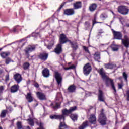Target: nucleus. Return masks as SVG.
<instances>
[{"mask_svg":"<svg viewBox=\"0 0 129 129\" xmlns=\"http://www.w3.org/2000/svg\"><path fill=\"white\" fill-rule=\"evenodd\" d=\"M113 31V34L114 38L117 40H121L122 43L124 45V47L126 48H128L129 47V38L127 36L125 35L124 39H122V34L120 32H117L114 31L113 29H112Z\"/></svg>","mask_w":129,"mask_h":129,"instance_id":"1","label":"nucleus"},{"mask_svg":"<svg viewBox=\"0 0 129 129\" xmlns=\"http://www.w3.org/2000/svg\"><path fill=\"white\" fill-rule=\"evenodd\" d=\"M98 73L101 75L102 78L105 80L107 83L108 82H110L112 88L114 90L115 92H116V89H115V86H114V83H113V80H111V79H109L105 74V71H104V69L103 68H101L100 70H98Z\"/></svg>","mask_w":129,"mask_h":129,"instance_id":"2","label":"nucleus"},{"mask_svg":"<svg viewBox=\"0 0 129 129\" xmlns=\"http://www.w3.org/2000/svg\"><path fill=\"white\" fill-rule=\"evenodd\" d=\"M107 120L106 116H105V114L103 113V109H102L99 116L98 121L101 125H105Z\"/></svg>","mask_w":129,"mask_h":129,"instance_id":"3","label":"nucleus"},{"mask_svg":"<svg viewBox=\"0 0 129 129\" xmlns=\"http://www.w3.org/2000/svg\"><path fill=\"white\" fill-rule=\"evenodd\" d=\"M117 11L121 15H127L129 12V9L127 6L121 5L118 6Z\"/></svg>","mask_w":129,"mask_h":129,"instance_id":"4","label":"nucleus"},{"mask_svg":"<svg viewBox=\"0 0 129 129\" xmlns=\"http://www.w3.org/2000/svg\"><path fill=\"white\" fill-rule=\"evenodd\" d=\"M54 77L56 80L58 86L59 87H61L63 81V78L62 77V76H61V74L58 72H55L54 73Z\"/></svg>","mask_w":129,"mask_h":129,"instance_id":"5","label":"nucleus"},{"mask_svg":"<svg viewBox=\"0 0 129 129\" xmlns=\"http://www.w3.org/2000/svg\"><path fill=\"white\" fill-rule=\"evenodd\" d=\"M77 107L76 106L72 107H71L69 110H67V109H64L62 110V115L63 117H65V115L68 116V114H70L73 112V111H75Z\"/></svg>","mask_w":129,"mask_h":129,"instance_id":"6","label":"nucleus"},{"mask_svg":"<svg viewBox=\"0 0 129 129\" xmlns=\"http://www.w3.org/2000/svg\"><path fill=\"white\" fill-rule=\"evenodd\" d=\"M91 66H90L89 63H88L84 66L83 73L85 75H88V74H89L91 72Z\"/></svg>","mask_w":129,"mask_h":129,"instance_id":"7","label":"nucleus"},{"mask_svg":"<svg viewBox=\"0 0 129 129\" xmlns=\"http://www.w3.org/2000/svg\"><path fill=\"white\" fill-rule=\"evenodd\" d=\"M51 119H59L60 122H65V117L61 115H51L50 116Z\"/></svg>","mask_w":129,"mask_h":129,"instance_id":"8","label":"nucleus"},{"mask_svg":"<svg viewBox=\"0 0 129 129\" xmlns=\"http://www.w3.org/2000/svg\"><path fill=\"white\" fill-rule=\"evenodd\" d=\"M35 49L36 47H35V46L30 45L28 47H26V49L24 50L26 56L29 57L30 56L29 53H30V52H33L34 50H35Z\"/></svg>","mask_w":129,"mask_h":129,"instance_id":"9","label":"nucleus"},{"mask_svg":"<svg viewBox=\"0 0 129 129\" xmlns=\"http://www.w3.org/2000/svg\"><path fill=\"white\" fill-rule=\"evenodd\" d=\"M25 97L29 103L34 101V97H33V94L31 92L27 93V94L25 95Z\"/></svg>","mask_w":129,"mask_h":129,"instance_id":"10","label":"nucleus"},{"mask_svg":"<svg viewBox=\"0 0 129 129\" xmlns=\"http://www.w3.org/2000/svg\"><path fill=\"white\" fill-rule=\"evenodd\" d=\"M14 79L16 81L17 83H21L22 81L23 80V78L22 77V75L19 73L16 74L14 76Z\"/></svg>","mask_w":129,"mask_h":129,"instance_id":"11","label":"nucleus"},{"mask_svg":"<svg viewBox=\"0 0 129 129\" xmlns=\"http://www.w3.org/2000/svg\"><path fill=\"white\" fill-rule=\"evenodd\" d=\"M60 45L65 44V43H67V42H69V40L66 37V36L64 34H61L60 36V39H59Z\"/></svg>","mask_w":129,"mask_h":129,"instance_id":"12","label":"nucleus"},{"mask_svg":"<svg viewBox=\"0 0 129 129\" xmlns=\"http://www.w3.org/2000/svg\"><path fill=\"white\" fill-rule=\"evenodd\" d=\"M64 14L66 16H72L75 14V11H74V9H66L64 11Z\"/></svg>","mask_w":129,"mask_h":129,"instance_id":"13","label":"nucleus"},{"mask_svg":"<svg viewBox=\"0 0 129 129\" xmlns=\"http://www.w3.org/2000/svg\"><path fill=\"white\" fill-rule=\"evenodd\" d=\"M36 95H37L38 98H39V99H40V100H46L47 99L45 94H44L41 92H37Z\"/></svg>","mask_w":129,"mask_h":129,"instance_id":"14","label":"nucleus"},{"mask_svg":"<svg viewBox=\"0 0 129 129\" xmlns=\"http://www.w3.org/2000/svg\"><path fill=\"white\" fill-rule=\"evenodd\" d=\"M67 90L69 93H73L76 91V86L74 84L71 85L68 87Z\"/></svg>","mask_w":129,"mask_h":129,"instance_id":"15","label":"nucleus"},{"mask_svg":"<svg viewBox=\"0 0 129 129\" xmlns=\"http://www.w3.org/2000/svg\"><path fill=\"white\" fill-rule=\"evenodd\" d=\"M48 56H49V54H48V53L43 52L38 55V58H39V59H40L42 61H46V60L48 59Z\"/></svg>","mask_w":129,"mask_h":129,"instance_id":"16","label":"nucleus"},{"mask_svg":"<svg viewBox=\"0 0 129 129\" xmlns=\"http://www.w3.org/2000/svg\"><path fill=\"white\" fill-rule=\"evenodd\" d=\"M104 67L105 69H115L116 68V64L112 62L105 64Z\"/></svg>","mask_w":129,"mask_h":129,"instance_id":"17","label":"nucleus"},{"mask_svg":"<svg viewBox=\"0 0 129 129\" xmlns=\"http://www.w3.org/2000/svg\"><path fill=\"white\" fill-rule=\"evenodd\" d=\"M94 56V59L95 61H97V62H100V52L97 51L95 52V53L93 55Z\"/></svg>","mask_w":129,"mask_h":129,"instance_id":"18","label":"nucleus"},{"mask_svg":"<svg viewBox=\"0 0 129 129\" xmlns=\"http://www.w3.org/2000/svg\"><path fill=\"white\" fill-rule=\"evenodd\" d=\"M69 43L71 45L73 50H77L78 49V44L77 43L71 41V40L69 41Z\"/></svg>","mask_w":129,"mask_h":129,"instance_id":"19","label":"nucleus"},{"mask_svg":"<svg viewBox=\"0 0 129 129\" xmlns=\"http://www.w3.org/2000/svg\"><path fill=\"white\" fill-rule=\"evenodd\" d=\"M55 52L56 54H60L62 52V45L58 44L55 49Z\"/></svg>","mask_w":129,"mask_h":129,"instance_id":"20","label":"nucleus"},{"mask_svg":"<svg viewBox=\"0 0 129 129\" xmlns=\"http://www.w3.org/2000/svg\"><path fill=\"white\" fill-rule=\"evenodd\" d=\"M19 90V85H14L11 87V92L12 93H15Z\"/></svg>","mask_w":129,"mask_h":129,"instance_id":"21","label":"nucleus"},{"mask_svg":"<svg viewBox=\"0 0 129 129\" xmlns=\"http://www.w3.org/2000/svg\"><path fill=\"white\" fill-rule=\"evenodd\" d=\"M42 75L44 77L48 78L50 76V72L48 69H45L42 71Z\"/></svg>","mask_w":129,"mask_h":129,"instance_id":"22","label":"nucleus"},{"mask_svg":"<svg viewBox=\"0 0 129 129\" xmlns=\"http://www.w3.org/2000/svg\"><path fill=\"white\" fill-rule=\"evenodd\" d=\"M89 121L91 122V123H95V121H96V117H95V115L91 114L89 119Z\"/></svg>","mask_w":129,"mask_h":129,"instance_id":"23","label":"nucleus"},{"mask_svg":"<svg viewBox=\"0 0 129 129\" xmlns=\"http://www.w3.org/2000/svg\"><path fill=\"white\" fill-rule=\"evenodd\" d=\"M98 100L100 101H104V99L103 98V93L100 90H99Z\"/></svg>","mask_w":129,"mask_h":129,"instance_id":"24","label":"nucleus"},{"mask_svg":"<svg viewBox=\"0 0 129 129\" xmlns=\"http://www.w3.org/2000/svg\"><path fill=\"white\" fill-rule=\"evenodd\" d=\"M73 6H74V9H75V10L80 9V8H81V2H76V3L74 4Z\"/></svg>","mask_w":129,"mask_h":129,"instance_id":"25","label":"nucleus"},{"mask_svg":"<svg viewBox=\"0 0 129 129\" xmlns=\"http://www.w3.org/2000/svg\"><path fill=\"white\" fill-rule=\"evenodd\" d=\"M11 53L10 52H1V56L3 59H6L7 57H9L10 56Z\"/></svg>","mask_w":129,"mask_h":129,"instance_id":"26","label":"nucleus"},{"mask_svg":"<svg viewBox=\"0 0 129 129\" xmlns=\"http://www.w3.org/2000/svg\"><path fill=\"white\" fill-rule=\"evenodd\" d=\"M111 48L112 51H113V52H115L118 50V45L116 44H112L111 45Z\"/></svg>","mask_w":129,"mask_h":129,"instance_id":"27","label":"nucleus"},{"mask_svg":"<svg viewBox=\"0 0 129 129\" xmlns=\"http://www.w3.org/2000/svg\"><path fill=\"white\" fill-rule=\"evenodd\" d=\"M97 7V6H96V4H92V5H91L89 7V10H90V11H91V12H93V11H95Z\"/></svg>","mask_w":129,"mask_h":129,"instance_id":"28","label":"nucleus"},{"mask_svg":"<svg viewBox=\"0 0 129 129\" xmlns=\"http://www.w3.org/2000/svg\"><path fill=\"white\" fill-rule=\"evenodd\" d=\"M70 117L71 119L73 120V121H75L76 120H77L78 116L76 114H73L71 115Z\"/></svg>","mask_w":129,"mask_h":129,"instance_id":"29","label":"nucleus"},{"mask_svg":"<svg viewBox=\"0 0 129 129\" xmlns=\"http://www.w3.org/2000/svg\"><path fill=\"white\" fill-rule=\"evenodd\" d=\"M88 123V121H86L85 122H83V123L82 124V125H81L80 127H79V129H84L85 128V127H86L87 126V124Z\"/></svg>","mask_w":129,"mask_h":129,"instance_id":"30","label":"nucleus"},{"mask_svg":"<svg viewBox=\"0 0 129 129\" xmlns=\"http://www.w3.org/2000/svg\"><path fill=\"white\" fill-rule=\"evenodd\" d=\"M29 67H30V63H29V62H25L24 63L23 69H24V70L29 69Z\"/></svg>","mask_w":129,"mask_h":129,"instance_id":"31","label":"nucleus"},{"mask_svg":"<svg viewBox=\"0 0 129 129\" xmlns=\"http://www.w3.org/2000/svg\"><path fill=\"white\" fill-rule=\"evenodd\" d=\"M7 112H8V110H3L1 115V117H6V114H7Z\"/></svg>","mask_w":129,"mask_h":129,"instance_id":"32","label":"nucleus"},{"mask_svg":"<svg viewBox=\"0 0 129 129\" xmlns=\"http://www.w3.org/2000/svg\"><path fill=\"white\" fill-rule=\"evenodd\" d=\"M11 62H14V61L12 60V59L9 57L6 58L5 60V63L7 65H9V64H10Z\"/></svg>","mask_w":129,"mask_h":129,"instance_id":"33","label":"nucleus"},{"mask_svg":"<svg viewBox=\"0 0 129 129\" xmlns=\"http://www.w3.org/2000/svg\"><path fill=\"white\" fill-rule=\"evenodd\" d=\"M102 22H96V17H95L94 20H93V27L95 24H102Z\"/></svg>","mask_w":129,"mask_h":129,"instance_id":"34","label":"nucleus"},{"mask_svg":"<svg viewBox=\"0 0 129 129\" xmlns=\"http://www.w3.org/2000/svg\"><path fill=\"white\" fill-rule=\"evenodd\" d=\"M17 125V128L18 129H22L23 128V126H22V122H18Z\"/></svg>","mask_w":129,"mask_h":129,"instance_id":"35","label":"nucleus"},{"mask_svg":"<svg viewBox=\"0 0 129 129\" xmlns=\"http://www.w3.org/2000/svg\"><path fill=\"white\" fill-rule=\"evenodd\" d=\"M5 86H0V95L3 94V92L5 90Z\"/></svg>","mask_w":129,"mask_h":129,"instance_id":"36","label":"nucleus"},{"mask_svg":"<svg viewBox=\"0 0 129 129\" xmlns=\"http://www.w3.org/2000/svg\"><path fill=\"white\" fill-rule=\"evenodd\" d=\"M83 48L84 51L86 52V53L90 54V52H89V50H88V47H87L86 46H83Z\"/></svg>","mask_w":129,"mask_h":129,"instance_id":"37","label":"nucleus"},{"mask_svg":"<svg viewBox=\"0 0 129 129\" xmlns=\"http://www.w3.org/2000/svg\"><path fill=\"white\" fill-rule=\"evenodd\" d=\"M123 77L124 78L125 81H127V74L125 72L123 73Z\"/></svg>","mask_w":129,"mask_h":129,"instance_id":"38","label":"nucleus"},{"mask_svg":"<svg viewBox=\"0 0 129 129\" xmlns=\"http://www.w3.org/2000/svg\"><path fill=\"white\" fill-rule=\"evenodd\" d=\"M85 27L86 28V29H88L90 27V24H89V22H86L85 23Z\"/></svg>","mask_w":129,"mask_h":129,"instance_id":"39","label":"nucleus"},{"mask_svg":"<svg viewBox=\"0 0 129 129\" xmlns=\"http://www.w3.org/2000/svg\"><path fill=\"white\" fill-rule=\"evenodd\" d=\"M118 86L119 89H121V88H122V87H123V83L121 82V83L118 84Z\"/></svg>","mask_w":129,"mask_h":129,"instance_id":"40","label":"nucleus"},{"mask_svg":"<svg viewBox=\"0 0 129 129\" xmlns=\"http://www.w3.org/2000/svg\"><path fill=\"white\" fill-rule=\"evenodd\" d=\"M5 80L6 81H8V80H10V76L9 75V74L7 75L6 76H5Z\"/></svg>","mask_w":129,"mask_h":129,"instance_id":"41","label":"nucleus"},{"mask_svg":"<svg viewBox=\"0 0 129 129\" xmlns=\"http://www.w3.org/2000/svg\"><path fill=\"white\" fill-rule=\"evenodd\" d=\"M17 30H18V26H16V27H14L13 28V31L14 32H17Z\"/></svg>","mask_w":129,"mask_h":129,"instance_id":"42","label":"nucleus"},{"mask_svg":"<svg viewBox=\"0 0 129 129\" xmlns=\"http://www.w3.org/2000/svg\"><path fill=\"white\" fill-rule=\"evenodd\" d=\"M52 47H53V44H52V45H48L47 48V49H49V50H51V49H52Z\"/></svg>","mask_w":129,"mask_h":129,"instance_id":"43","label":"nucleus"},{"mask_svg":"<svg viewBox=\"0 0 129 129\" xmlns=\"http://www.w3.org/2000/svg\"><path fill=\"white\" fill-rule=\"evenodd\" d=\"M70 69H75V66L74 64L72 65L71 66L69 67Z\"/></svg>","mask_w":129,"mask_h":129,"instance_id":"44","label":"nucleus"},{"mask_svg":"<svg viewBox=\"0 0 129 129\" xmlns=\"http://www.w3.org/2000/svg\"><path fill=\"white\" fill-rule=\"evenodd\" d=\"M34 86H35V87H36V88H38V87H39V84L36 83L35 84H34Z\"/></svg>","mask_w":129,"mask_h":129,"instance_id":"45","label":"nucleus"},{"mask_svg":"<svg viewBox=\"0 0 129 129\" xmlns=\"http://www.w3.org/2000/svg\"><path fill=\"white\" fill-rule=\"evenodd\" d=\"M100 18L101 19H105V16H104V15L101 14V16H100Z\"/></svg>","mask_w":129,"mask_h":129,"instance_id":"46","label":"nucleus"},{"mask_svg":"<svg viewBox=\"0 0 129 129\" xmlns=\"http://www.w3.org/2000/svg\"><path fill=\"white\" fill-rule=\"evenodd\" d=\"M8 109H9V111L10 112H12V111H13V108L10 107L9 108H8Z\"/></svg>","mask_w":129,"mask_h":129,"instance_id":"47","label":"nucleus"},{"mask_svg":"<svg viewBox=\"0 0 129 129\" xmlns=\"http://www.w3.org/2000/svg\"><path fill=\"white\" fill-rule=\"evenodd\" d=\"M126 94L127 95V100H129V91H127L126 92Z\"/></svg>","mask_w":129,"mask_h":129,"instance_id":"48","label":"nucleus"},{"mask_svg":"<svg viewBox=\"0 0 129 129\" xmlns=\"http://www.w3.org/2000/svg\"><path fill=\"white\" fill-rule=\"evenodd\" d=\"M63 69H64V70H69L70 69V68H65V67H63Z\"/></svg>","mask_w":129,"mask_h":129,"instance_id":"49","label":"nucleus"},{"mask_svg":"<svg viewBox=\"0 0 129 129\" xmlns=\"http://www.w3.org/2000/svg\"><path fill=\"white\" fill-rule=\"evenodd\" d=\"M2 73H3V70H0V75H2Z\"/></svg>","mask_w":129,"mask_h":129,"instance_id":"50","label":"nucleus"},{"mask_svg":"<svg viewBox=\"0 0 129 129\" xmlns=\"http://www.w3.org/2000/svg\"><path fill=\"white\" fill-rule=\"evenodd\" d=\"M64 6V4H62L61 6H60V9H62V8H63V7Z\"/></svg>","mask_w":129,"mask_h":129,"instance_id":"51","label":"nucleus"},{"mask_svg":"<svg viewBox=\"0 0 129 129\" xmlns=\"http://www.w3.org/2000/svg\"><path fill=\"white\" fill-rule=\"evenodd\" d=\"M126 27H127L128 28H129V23H127L126 24Z\"/></svg>","mask_w":129,"mask_h":129,"instance_id":"52","label":"nucleus"},{"mask_svg":"<svg viewBox=\"0 0 129 129\" xmlns=\"http://www.w3.org/2000/svg\"><path fill=\"white\" fill-rule=\"evenodd\" d=\"M125 54H127V55H129V53L127 51H126V53L124 54V56H125Z\"/></svg>","mask_w":129,"mask_h":129,"instance_id":"53","label":"nucleus"},{"mask_svg":"<svg viewBox=\"0 0 129 129\" xmlns=\"http://www.w3.org/2000/svg\"><path fill=\"white\" fill-rule=\"evenodd\" d=\"M122 78L120 77V78H119V79H122Z\"/></svg>","mask_w":129,"mask_h":129,"instance_id":"54","label":"nucleus"},{"mask_svg":"<svg viewBox=\"0 0 129 129\" xmlns=\"http://www.w3.org/2000/svg\"><path fill=\"white\" fill-rule=\"evenodd\" d=\"M112 14H113L114 15V13L113 12H112Z\"/></svg>","mask_w":129,"mask_h":129,"instance_id":"55","label":"nucleus"},{"mask_svg":"<svg viewBox=\"0 0 129 129\" xmlns=\"http://www.w3.org/2000/svg\"><path fill=\"white\" fill-rule=\"evenodd\" d=\"M37 35H39V33H37Z\"/></svg>","mask_w":129,"mask_h":129,"instance_id":"56","label":"nucleus"},{"mask_svg":"<svg viewBox=\"0 0 129 129\" xmlns=\"http://www.w3.org/2000/svg\"><path fill=\"white\" fill-rule=\"evenodd\" d=\"M45 46H47L46 44H45Z\"/></svg>","mask_w":129,"mask_h":129,"instance_id":"57","label":"nucleus"},{"mask_svg":"<svg viewBox=\"0 0 129 129\" xmlns=\"http://www.w3.org/2000/svg\"><path fill=\"white\" fill-rule=\"evenodd\" d=\"M111 23H112V21H111Z\"/></svg>","mask_w":129,"mask_h":129,"instance_id":"58","label":"nucleus"},{"mask_svg":"<svg viewBox=\"0 0 129 129\" xmlns=\"http://www.w3.org/2000/svg\"><path fill=\"white\" fill-rule=\"evenodd\" d=\"M23 40H21V41L22 42Z\"/></svg>","mask_w":129,"mask_h":129,"instance_id":"59","label":"nucleus"},{"mask_svg":"<svg viewBox=\"0 0 129 129\" xmlns=\"http://www.w3.org/2000/svg\"><path fill=\"white\" fill-rule=\"evenodd\" d=\"M99 1H101V0H99Z\"/></svg>","mask_w":129,"mask_h":129,"instance_id":"60","label":"nucleus"}]
</instances>
